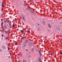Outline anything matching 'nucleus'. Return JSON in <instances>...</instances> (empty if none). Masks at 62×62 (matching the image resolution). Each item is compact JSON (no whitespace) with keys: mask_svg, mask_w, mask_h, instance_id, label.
I'll return each instance as SVG.
<instances>
[{"mask_svg":"<svg viewBox=\"0 0 62 62\" xmlns=\"http://www.w3.org/2000/svg\"><path fill=\"white\" fill-rule=\"evenodd\" d=\"M29 47H32L33 46V45L31 43H30L29 44Z\"/></svg>","mask_w":62,"mask_h":62,"instance_id":"nucleus-1","label":"nucleus"},{"mask_svg":"<svg viewBox=\"0 0 62 62\" xmlns=\"http://www.w3.org/2000/svg\"><path fill=\"white\" fill-rule=\"evenodd\" d=\"M38 60L39 61H41V59H40V58L39 57L38 58Z\"/></svg>","mask_w":62,"mask_h":62,"instance_id":"nucleus-2","label":"nucleus"},{"mask_svg":"<svg viewBox=\"0 0 62 62\" xmlns=\"http://www.w3.org/2000/svg\"><path fill=\"white\" fill-rule=\"evenodd\" d=\"M47 25H48V27H50V28H51V27L50 26V24L48 23Z\"/></svg>","mask_w":62,"mask_h":62,"instance_id":"nucleus-3","label":"nucleus"},{"mask_svg":"<svg viewBox=\"0 0 62 62\" xmlns=\"http://www.w3.org/2000/svg\"><path fill=\"white\" fill-rule=\"evenodd\" d=\"M9 27H11V24H9Z\"/></svg>","mask_w":62,"mask_h":62,"instance_id":"nucleus-4","label":"nucleus"},{"mask_svg":"<svg viewBox=\"0 0 62 62\" xmlns=\"http://www.w3.org/2000/svg\"><path fill=\"white\" fill-rule=\"evenodd\" d=\"M31 51H33L34 50V48H32L31 49Z\"/></svg>","mask_w":62,"mask_h":62,"instance_id":"nucleus-5","label":"nucleus"},{"mask_svg":"<svg viewBox=\"0 0 62 62\" xmlns=\"http://www.w3.org/2000/svg\"><path fill=\"white\" fill-rule=\"evenodd\" d=\"M4 28H5V29H6L7 28V27L6 26H5V25H4Z\"/></svg>","mask_w":62,"mask_h":62,"instance_id":"nucleus-6","label":"nucleus"},{"mask_svg":"<svg viewBox=\"0 0 62 62\" xmlns=\"http://www.w3.org/2000/svg\"><path fill=\"white\" fill-rule=\"evenodd\" d=\"M2 48L3 49H4V48H5V46H2Z\"/></svg>","mask_w":62,"mask_h":62,"instance_id":"nucleus-7","label":"nucleus"},{"mask_svg":"<svg viewBox=\"0 0 62 62\" xmlns=\"http://www.w3.org/2000/svg\"><path fill=\"white\" fill-rule=\"evenodd\" d=\"M23 38H24V37H23L22 38H21V39H20L21 40L23 39Z\"/></svg>","mask_w":62,"mask_h":62,"instance_id":"nucleus-8","label":"nucleus"},{"mask_svg":"<svg viewBox=\"0 0 62 62\" xmlns=\"http://www.w3.org/2000/svg\"><path fill=\"white\" fill-rule=\"evenodd\" d=\"M38 52H39V54H40V56H41V52H39V51Z\"/></svg>","mask_w":62,"mask_h":62,"instance_id":"nucleus-9","label":"nucleus"},{"mask_svg":"<svg viewBox=\"0 0 62 62\" xmlns=\"http://www.w3.org/2000/svg\"><path fill=\"white\" fill-rule=\"evenodd\" d=\"M25 42L26 43H27V42H28V41L27 40H25Z\"/></svg>","mask_w":62,"mask_h":62,"instance_id":"nucleus-10","label":"nucleus"},{"mask_svg":"<svg viewBox=\"0 0 62 62\" xmlns=\"http://www.w3.org/2000/svg\"><path fill=\"white\" fill-rule=\"evenodd\" d=\"M2 7H3V8L5 7V6H4V4H2Z\"/></svg>","mask_w":62,"mask_h":62,"instance_id":"nucleus-11","label":"nucleus"},{"mask_svg":"<svg viewBox=\"0 0 62 62\" xmlns=\"http://www.w3.org/2000/svg\"><path fill=\"white\" fill-rule=\"evenodd\" d=\"M5 33H6V34H8V31H6Z\"/></svg>","mask_w":62,"mask_h":62,"instance_id":"nucleus-12","label":"nucleus"},{"mask_svg":"<svg viewBox=\"0 0 62 62\" xmlns=\"http://www.w3.org/2000/svg\"><path fill=\"white\" fill-rule=\"evenodd\" d=\"M20 31L21 33H23L24 32V31H23V30H21Z\"/></svg>","mask_w":62,"mask_h":62,"instance_id":"nucleus-13","label":"nucleus"},{"mask_svg":"<svg viewBox=\"0 0 62 62\" xmlns=\"http://www.w3.org/2000/svg\"><path fill=\"white\" fill-rule=\"evenodd\" d=\"M31 13H33L34 14H35L34 13V12H33L32 11H31Z\"/></svg>","mask_w":62,"mask_h":62,"instance_id":"nucleus-14","label":"nucleus"},{"mask_svg":"<svg viewBox=\"0 0 62 62\" xmlns=\"http://www.w3.org/2000/svg\"><path fill=\"white\" fill-rule=\"evenodd\" d=\"M3 22L1 23V26H2V25H3Z\"/></svg>","mask_w":62,"mask_h":62,"instance_id":"nucleus-15","label":"nucleus"},{"mask_svg":"<svg viewBox=\"0 0 62 62\" xmlns=\"http://www.w3.org/2000/svg\"><path fill=\"white\" fill-rule=\"evenodd\" d=\"M50 55H51V56H53V54L52 53H51L50 54Z\"/></svg>","mask_w":62,"mask_h":62,"instance_id":"nucleus-16","label":"nucleus"},{"mask_svg":"<svg viewBox=\"0 0 62 62\" xmlns=\"http://www.w3.org/2000/svg\"><path fill=\"white\" fill-rule=\"evenodd\" d=\"M28 33H30V31H27Z\"/></svg>","mask_w":62,"mask_h":62,"instance_id":"nucleus-17","label":"nucleus"},{"mask_svg":"<svg viewBox=\"0 0 62 62\" xmlns=\"http://www.w3.org/2000/svg\"><path fill=\"white\" fill-rule=\"evenodd\" d=\"M5 25L6 26H8V24L7 23H6Z\"/></svg>","mask_w":62,"mask_h":62,"instance_id":"nucleus-18","label":"nucleus"},{"mask_svg":"<svg viewBox=\"0 0 62 62\" xmlns=\"http://www.w3.org/2000/svg\"><path fill=\"white\" fill-rule=\"evenodd\" d=\"M57 30H59V31H60V30L59 29V28H57Z\"/></svg>","mask_w":62,"mask_h":62,"instance_id":"nucleus-19","label":"nucleus"},{"mask_svg":"<svg viewBox=\"0 0 62 62\" xmlns=\"http://www.w3.org/2000/svg\"><path fill=\"white\" fill-rule=\"evenodd\" d=\"M1 36L2 37H4V35H3V34H2V35H1Z\"/></svg>","mask_w":62,"mask_h":62,"instance_id":"nucleus-20","label":"nucleus"},{"mask_svg":"<svg viewBox=\"0 0 62 62\" xmlns=\"http://www.w3.org/2000/svg\"><path fill=\"white\" fill-rule=\"evenodd\" d=\"M26 43H23V45H26Z\"/></svg>","mask_w":62,"mask_h":62,"instance_id":"nucleus-21","label":"nucleus"},{"mask_svg":"<svg viewBox=\"0 0 62 62\" xmlns=\"http://www.w3.org/2000/svg\"><path fill=\"white\" fill-rule=\"evenodd\" d=\"M23 18L24 20H25L24 19V17H23Z\"/></svg>","mask_w":62,"mask_h":62,"instance_id":"nucleus-22","label":"nucleus"},{"mask_svg":"<svg viewBox=\"0 0 62 62\" xmlns=\"http://www.w3.org/2000/svg\"><path fill=\"white\" fill-rule=\"evenodd\" d=\"M8 51H9V50L10 49L9 48V47H8Z\"/></svg>","mask_w":62,"mask_h":62,"instance_id":"nucleus-23","label":"nucleus"},{"mask_svg":"<svg viewBox=\"0 0 62 62\" xmlns=\"http://www.w3.org/2000/svg\"><path fill=\"white\" fill-rule=\"evenodd\" d=\"M23 62H26V60H23Z\"/></svg>","mask_w":62,"mask_h":62,"instance_id":"nucleus-24","label":"nucleus"},{"mask_svg":"<svg viewBox=\"0 0 62 62\" xmlns=\"http://www.w3.org/2000/svg\"><path fill=\"white\" fill-rule=\"evenodd\" d=\"M43 24H44V25H45V23H44V22H43Z\"/></svg>","mask_w":62,"mask_h":62,"instance_id":"nucleus-25","label":"nucleus"},{"mask_svg":"<svg viewBox=\"0 0 62 62\" xmlns=\"http://www.w3.org/2000/svg\"><path fill=\"white\" fill-rule=\"evenodd\" d=\"M1 22H3V19L2 18L1 19Z\"/></svg>","mask_w":62,"mask_h":62,"instance_id":"nucleus-26","label":"nucleus"},{"mask_svg":"<svg viewBox=\"0 0 62 62\" xmlns=\"http://www.w3.org/2000/svg\"><path fill=\"white\" fill-rule=\"evenodd\" d=\"M1 29H0V31H1V32L3 33V31L2 30H1Z\"/></svg>","mask_w":62,"mask_h":62,"instance_id":"nucleus-27","label":"nucleus"},{"mask_svg":"<svg viewBox=\"0 0 62 62\" xmlns=\"http://www.w3.org/2000/svg\"><path fill=\"white\" fill-rule=\"evenodd\" d=\"M29 57H31V56L29 55L28 56Z\"/></svg>","mask_w":62,"mask_h":62,"instance_id":"nucleus-28","label":"nucleus"},{"mask_svg":"<svg viewBox=\"0 0 62 62\" xmlns=\"http://www.w3.org/2000/svg\"><path fill=\"white\" fill-rule=\"evenodd\" d=\"M23 54H22L20 56L21 57L22 56V55Z\"/></svg>","mask_w":62,"mask_h":62,"instance_id":"nucleus-29","label":"nucleus"},{"mask_svg":"<svg viewBox=\"0 0 62 62\" xmlns=\"http://www.w3.org/2000/svg\"><path fill=\"white\" fill-rule=\"evenodd\" d=\"M25 50H26V51H27V52H28V50L27 49H26Z\"/></svg>","mask_w":62,"mask_h":62,"instance_id":"nucleus-30","label":"nucleus"},{"mask_svg":"<svg viewBox=\"0 0 62 62\" xmlns=\"http://www.w3.org/2000/svg\"><path fill=\"white\" fill-rule=\"evenodd\" d=\"M29 11H31V10H29Z\"/></svg>","mask_w":62,"mask_h":62,"instance_id":"nucleus-31","label":"nucleus"},{"mask_svg":"<svg viewBox=\"0 0 62 62\" xmlns=\"http://www.w3.org/2000/svg\"><path fill=\"white\" fill-rule=\"evenodd\" d=\"M15 45H17V44L16 43H15Z\"/></svg>","mask_w":62,"mask_h":62,"instance_id":"nucleus-32","label":"nucleus"},{"mask_svg":"<svg viewBox=\"0 0 62 62\" xmlns=\"http://www.w3.org/2000/svg\"><path fill=\"white\" fill-rule=\"evenodd\" d=\"M15 26V25L14 24H13L12 25V26Z\"/></svg>","mask_w":62,"mask_h":62,"instance_id":"nucleus-33","label":"nucleus"},{"mask_svg":"<svg viewBox=\"0 0 62 62\" xmlns=\"http://www.w3.org/2000/svg\"><path fill=\"white\" fill-rule=\"evenodd\" d=\"M7 39H8V37H7L5 39V40Z\"/></svg>","mask_w":62,"mask_h":62,"instance_id":"nucleus-34","label":"nucleus"},{"mask_svg":"<svg viewBox=\"0 0 62 62\" xmlns=\"http://www.w3.org/2000/svg\"><path fill=\"white\" fill-rule=\"evenodd\" d=\"M6 22H7V23H8V22L9 23V21H6Z\"/></svg>","mask_w":62,"mask_h":62,"instance_id":"nucleus-35","label":"nucleus"},{"mask_svg":"<svg viewBox=\"0 0 62 62\" xmlns=\"http://www.w3.org/2000/svg\"><path fill=\"white\" fill-rule=\"evenodd\" d=\"M47 38V36H46L44 38Z\"/></svg>","mask_w":62,"mask_h":62,"instance_id":"nucleus-36","label":"nucleus"},{"mask_svg":"<svg viewBox=\"0 0 62 62\" xmlns=\"http://www.w3.org/2000/svg\"><path fill=\"white\" fill-rule=\"evenodd\" d=\"M2 51V49H0V52H1Z\"/></svg>","mask_w":62,"mask_h":62,"instance_id":"nucleus-37","label":"nucleus"},{"mask_svg":"<svg viewBox=\"0 0 62 62\" xmlns=\"http://www.w3.org/2000/svg\"><path fill=\"white\" fill-rule=\"evenodd\" d=\"M60 23L61 24H62V22H61Z\"/></svg>","mask_w":62,"mask_h":62,"instance_id":"nucleus-38","label":"nucleus"},{"mask_svg":"<svg viewBox=\"0 0 62 62\" xmlns=\"http://www.w3.org/2000/svg\"><path fill=\"white\" fill-rule=\"evenodd\" d=\"M26 9H28V10L29 9V8H26Z\"/></svg>","mask_w":62,"mask_h":62,"instance_id":"nucleus-39","label":"nucleus"},{"mask_svg":"<svg viewBox=\"0 0 62 62\" xmlns=\"http://www.w3.org/2000/svg\"><path fill=\"white\" fill-rule=\"evenodd\" d=\"M25 46H23V48H25Z\"/></svg>","mask_w":62,"mask_h":62,"instance_id":"nucleus-40","label":"nucleus"},{"mask_svg":"<svg viewBox=\"0 0 62 62\" xmlns=\"http://www.w3.org/2000/svg\"><path fill=\"white\" fill-rule=\"evenodd\" d=\"M7 45H8V46L9 47V45L8 44H7Z\"/></svg>","mask_w":62,"mask_h":62,"instance_id":"nucleus-41","label":"nucleus"},{"mask_svg":"<svg viewBox=\"0 0 62 62\" xmlns=\"http://www.w3.org/2000/svg\"><path fill=\"white\" fill-rule=\"evenodd\" d=\"M33 1V0H30V1Z\"/></svg>","mask_w":62,"mask_h":62,"instance_id":"nucleus-42","label":"nucleus"},{"mask_svg":"<svg viewBox=\"0 0 62 62\" xmlns=\"http://www.w3.org/2000/svg\"><path fill=\"white\" fill-rule=\"evenodd\" d=\"M22 24H23V25H24V23H23Z\"/></svg>","mask_w":62,"mask_h":62,"instance_id":"nucleus-43","label":"nucleus"},{"mask_svg":"<svg viewBox=\"0 0 62 62\" xmlns=\"http://www.w3.org/2000/svg\"><path fill=\"white\" fill-rule=\"evenodd\" d=\"M53 60L54 61V59H53Z\"/></svg>","mask_w":62,"mask_h":62,"instance_id":"nucleus-44","label":"nucleus"},{"mask_svg":"<svg viewBox=\"0 0 62 62\" xmlns=\"http://www.w3.org/2000/svg\"><path fill=\"white\" fill-rule=\"evenodd\" d=\"M37 25H39V24H37Z\"/></svg>","mask_w":62,"mask_h":62,"instance_id":"nucleus-45","label":"nucleus"},{"mask_svg":"<svg viewBox=\"0 0 62 62\" xmlns=\"http://www.w3.org/2000/svg\"><path fill=\"white\" fill-rule=\"evenodd\" d=\"M28 54H30V52H29Z\"/></svg>","mask_w":62,"mask_h":62,"instance_id":"nucleus-46","label":"nucleus"},{"mask_svg":"<svg viewBox=\"0 0 62 62\" xmlns=\"http://www.w3.org/2000/svg\"><path fill=\"white\" fill-rule=\"evenodd\" d=\"M22 23H24L23 21L22 22Z\"/></svg>","mask_w":62,"mask_h":62,"instance_id":"nucleus-47","label":"nucleus"},{"mask_svg":"<svg viewBox=\"0 0 62 62\" xmlns=\"http://www.w3.org/2000/svg\"><path fill=\"white\" fill-rule=\"evenodd\" d=\"M23 47H26V46H23Z\"/></svg>","mask_w":62,"mask_h":62,"instance_id":"nucleus-48","label":"nucleus"},{"mask_svg":"<svg viewBox=\"0 0 62 62\" xmlns=\"http://www.w3.org/2000/svg\"><path fill=\"white\" fill-rule=\"evenodd\" d=\"M11 22H10V24H11Z\"/></svg>","mask_w":62,"mask_h":62,"instance_id":"nucleus-49","label":"nucleus"},{"mask_svg":"<svg viewBox=\"0 0 62 62\" xmlns=\"http://www.w3.org/2000/svg\"><path fill=\"white\" fill-rule=\"evenodd\" d=\"M38 30H39L38 31H39V28H38Z\"/></svg>","mask_w":62,"mask_h":62,"instance_id":"nucleus-50","label":"nucleus"},{"mask_svg":"<svg viewBox=\"0 0 62 62\" xmlns=\"http://www.w3.org/2000/svg\"><path fill=\"white\" fill-rule=\"evenodd\" d=\"M2 17H3V14L2 15Z\"/></svg>","mask_w":62,"mask_h":62,"instance_id":"nucleus-51","label":"nucleus"},{"mask_svg":"<svg viewBox=\"0 0 62 62\" xmlns=\"http://www.w3.org/2000/svg\"><path fill=\"white\" fill-rule=\"evenodd\" d=\"M3 39V38H1V39Z\"/></svg>","mask_w":62,"mask_h":62,"instance_id":"nucleus-52","label":"nucleus"},{"mask_svg":"<svg viewBox=\"0 0 62 62\" xmlns=\"http://www.w3.org/2000/svg\"><path fill=\"white\" fill-rule=\"evenodd\" d=\"M1 11H2V12H3V9H1Z\"/></svg>","mask_w":62,"mask_h":62,"instance_id":"nucleus-53","label":"nucleus"},{"mask_svg":"<svg viewBox=\"0 0 62 62\" xmlns=\"http://www.w3.org/2000/svg\"><path fill=\"white\" fill-rule=\"evenodd\" d=\"M20 37H23L21 35H20Z\"/></svg>","mask_w":62,"mask_h":62,"instance_id":"nucleus-54","label":"nucleus"},{"mask_svg":"<svg viewBox=\"0 0 62 62\" xmlns=\"http://www.w3.org/2000/svg\"><path fill=\"white\" fill-rule=\"evenodd\" d=\"M43 15H45V14H43Z\"/></svg>","mask_w":62,"mask_h":62,"instance_id":"nucleus-55","label":"nucleus"},{"mask_svg":"<svg viewBox=\"0 0 62 62\" xmlns=\"http://www.w3.org/2000/svg\"><path fill=\"white\" fill-rule=\"evenodd\" d=\"M60 54H62V53H60Z\"/></svg>","mask_w":62,"mask_h":62,"instance_id":"nucleus-56","label":"nucleus"},{"mask_svg":"<svg viewBox=\"0 0 62 62\" xmlns=\"http://www.w3.org/2000/svg\"><path fill=\"white\" fill-rule=\"evenodd\" d=\"M35 61H34L33 62H35Z\"/></svg>","mask_w":62,"mask_h":62,"instance_id":"nucleus-57","label":"nucleus"},{"mask_svg":"<svg viewBox=\"0 0 62 62\" xmlns=\"http://www.w3.org/2000/svg\"><path fill=\"white\" fill-rule=\"evenodd\" d=\"M9 58H10V56H8Z\"/></svg>","mask_w":62,"mask_h":62,"instance_id":"nucleus-58","label":"nucleus"},{"mask_svg":"<svg viewBox=\"0 0 62 62\" xmlns=\"http://www.w3.org/2000/svg\"><path fill=\"white\" fill-rule=\"evenodd\" d=\"M45 61H46V60H44Z\"/></svg>","mask_w":62,"mask_h":62,"instance_id":"nucleus-59","label":"nucleus"},{"mask_svg":"<svg viewBox=\"0 0 62 62\" xmlns=\"http://www.w3.org/2000/svg\"><path fill=\"white\" fill-rule=\"evenodd\" d=\"M2 4H4V2H2Z\"/></svg>","mask_w":62,"mask_h":62,"instance_id":"nucleus-60","label":"nucleus"},{"mask_svg":"<svg viewBox=\"0 0 62 62\" xmlns=\"http://www.w3.org/2000/svg\"><path fill=\"white\" fill-rule=\"evenodd\" d=\"M54 2H56V1H54Z\"/></svg>","mask_w":62,"mask_h":62,"instance_id":"nucleus-61","label":"nucleus"},{"mask_svg":"<svg viewBox=\"0 0 62 62\" xmlns=\"http://www.w3.org/2000/svg\"><path fill=\"white\" fill-rule=\"evenodd\" d=\"M17 60H16V62H17Z\"/></svg>","mask_w":62,"mask_h":62,"instance_id":"nucleus-62","label":"nucleus"},{"mask_svg":"<svg viewBox=\"0 0 62 62\" xmlns=\"http://www.w3.org/2000/svg\"><path fill=\"white\" fill-rule=\"evenodd\" d=\"M10 30V29L9 30V31Z\"/></svg>","mask_w":62,"mask_h":62,"instance_id":"nucleus-63","label":"nucleus"},{"mask_svg":"<svg viewBox=\"0 0 62 62\" xmlns=\"http://www.w3.org/2000/svg\"><path fill=\"white\" fill-rule=\"evenodd\" d=\"M13 21H14V19H13Z\"/></svg>","mask_w":62,"mask_h":62,"instance_id":"nucleus-64","label":"nucleus"}]
</instances>
